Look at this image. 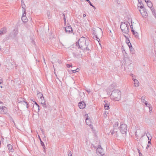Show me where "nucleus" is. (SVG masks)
I'll return each instance as SVG.
<instances>
[{
  "label": "nucleus",
  "instance_id": "nucleus-49",
  "mask_svg": "<svg viewBox=\"0 0 156 156\" xmlns=\"http://www.w3.org/2000/svg\"><path fill=\"white\" fill-rule=\"evenodd\" d=\"M2 110H3V108H1V107H0V112H2Z\"/></svg>",
  "mask_w": 156,
  "mask_h": 156
},
{
  "label": "nucleus",
  "instance_id": "nucleus-29",
  "mask_svg": "<svg viewBox=\"0 0 156 156\" xmlns=\"http://www.w3.org/2000/svg\"><path fill=\"white\" fill-rule=\"evenodd\" d=\"M151 9V10L152 13L153 15L156 13L155 12V10L154 8H153L152 9Z\"/></svg>",
  "mask_w": 156,
  "mask_h": 156
},
{
  "label": "nucleus",
  "instance_id": "nucleus-56",
  "mask_svg": "<svg viewBox=\"0 0 156 156\" xmlns=\"http://www.w3.org/2000/svg\"><path fill=\"white\" fill-rule=\"evenodd\" d=\"M122 24H128L127 23H126V22H124L123 23H122Z\"/></svg>",
  "mask_w": 156,
  "mask_h": 156
},
{
  "label": "nucleus",
  "instance_id": "nucleus-44",
  "mask_svg": "<svg viewBox=\"0 0 156 156\" xmlns=\"http://www.w3.org/2000/svg\"><path fill=\"white\" fill-rule=\"evenodd\" d=\"M138 3H139L140 4L142 3V0H138Z\"/></svg>",
  "mask_w": 156,
  "mask_h": 156
},
{
  "label": "nucleus",
  "instance_id": "nucleus-33",
  "mask_svg": "<svg viewBox=\"0 0 156 156\" xmlns=\"http://www.w3.org/2000/svg\"><path fill=\"white\" fill-rule=\"evenodd\" d=\"M86 1L89 3L90 5L91 6H93V5H92V4L91 3V2L89 0H86Z\"/></svg>",
  "mask_w": 156,
  "mask_h": 156
},
{
  "label": "nucleus",
  "instance_id": "nucleus-24",
  "mask_svg": "<svg viewBox=\"0 0 156 156\" xmlns=\"http://www.w3.org/2000/svg\"><path fill=\"white\" fill-rule=\"evenodd\" d=\"M122 53H123L124 57L125 58H127L128 57V54L126 52L125 49H123V50H122Z\"/></svg>",
  "mask_w": 156,
  "mask_h": 156
},
{
  "label": "nucleus",
  "instance_id": "nucleus-2",
  "mask_svg": "<svg viewBox=\"0 0 156 156\" xmlns=\"http://www.w3.org/2000/svg\"><path fill=\"white\" fill-rule=\"evenodd\" d=\"M121 96V92L117 89L113 90L110 95L111 99L115 101H119L120 99Z\"/></svg>",
  "mask_w": 156,
  "mask_h": 156
},
{
  "label": "nucleus",
  "instance_id": "nucleus-41",
  "mask_svg": "<svg viewBox=\"0 0 156 156\" xmlns=\"http://www.w3.org/2000/svg\"><path fill=\"white\" fill-rule=\"evenodd\" d=\"M130 51L131 52L132 54H134V50L133 49H129Z\"/></svg>",
  "mask_w": 156,
  "mask_h": 156
},
{
  "label": "nucleus",
  "instance_id": "nucleus-17",
  "mask_svg": "<svg viewBox=\"0 0 156 156\" xmlns=\"http://www.w3.org/2000/svg\"><path fill=\"white\" fill-rule=\"evenodd\" d=\"M145 105L147 107L149 108L150 110H151L152 109V107L151 106V105L150 104H148L146 101H145V102H144Z\"/></svg>",
  "mask_w": 156,
  "mask_h": 156
},
{
  "label": "nucleus",
  "instance_id": "nucleus-48",
  "mask_svg": "<svg viewBox=\"0 0 156 156\" xmlns=\"http://www.w3.org/2000/svg\"><path fill=\"white\" fill-rule=\"evenodd\" d=\"M151 145H150L149 144H148L146 147V149H147L148 148H149V147Z\"/></svg>",
  "mask_w": 156,
  "mask_h": 156
},
{
  "label": "nucleus",
  "instance_id": "nucleus-13",
  "mask_svg": "<svg viewBox=\"0 0 156 156\" xmlns=\"http://www.w3.org/2000/svg\"><path fill=\"white\" fill-rule=\"evenodd\" d=\"M86 124L87 125H88L89 126H91V122H90V121L88 117V115L87 114V116L86 117Z\"/></svg>",
  "mask_w": 156,
  "mask_h": 156
},
{
  "label": "nucleus",
  "instance_id": "nucleus-11",
  "mask_svg": "<svg viewBox=\"0 0 156 156\" xmlns=\"http://www.w3.org/2000/svg\"><path fill=\"white\" fill-rule=\"evenodd\" d=\"M7 32V30L6 27H3L0 30V35H2L5 34Z\"/></svg>",
  "mask_w": 156,
  "mask_h": 156
},
{
  "label": "nucleus",
  "instance_id": "nucleus-46",
  "mask_svg": "<svg viewBox=\"0 0 156 156\" xmlns=\"http://www.w3.org/2000/svg\"><path fill=\"white\" fill-rule=\"evenodd\" d=\"M57 61L59 64H61L62 63L61 61L60 60L58 59Z\"/></svg>",
  "mask_w": 156,
  "mask_h": 156
},
{
  "label": "nucleus",
  "instance_id": "nucleus-19",
  "mask_svg": "<svg viewBox=\"0 0 156 156\" xmlns=\"http://www.w3.org/2000/svg\"><path fill=\"white\" fill-rule=\"evenodd\" d=\"M147 6L150 8L151 9V8L153 6L152 4L150 1H147Z\"/></svg>",
  "mask_w": 156,
  "mask_h": 156
},
{
  "label": "nucleus",
  "instance_id": "nucleus-51",
  "mask_svg": "<svg viewBox=\"0 0 156 156\" xmlns=\"http://www.w3.org/2000/svg\"><path fill=\"white\" fill-rule=\"evenodd\" d=\"M31 101L33 102L35 104V102H36L35 101H34L33 99H30Z\"/></svg>",
  "mask_w": 156,
  "mask_h": 156
},
{
  "label": "nucleus",
  "instance_id": "nucleus-54",
  "mask_svg": "<svg viewBox=\"0 0 156 156\" xmlns=\"http://www.w3.org/2000/svg\"><path fill=\"white\" fill-rule=\"evenodd\" d=\"M140 4H139V3H138V5H137L138 9H139V8H140Z\"/></svg>",
  "mask_w": 156,
  "mask_h": 156
},
{
  "label": "nucleus",
  "instance_id": "nucleus-18",
  "mask_svg": "<svg viewBox=\"0 0 156 156\" xmlns=\"http://www.w3.org/2000/svg\"><path fill=\"white\" fill-rule=\"evenodd\" d=\"M119 125V123L118 122H115L113 126V128L114 130H117V128Z\"/></svg>",
  "mask_w": 156,
  "mask_h": 156
},
{
  "label": "nucleus",
  "instance_id": "nucleus-39",
  "mask_svg": "<svg viewBox=\"0 0 156 156\" xmlns=\"http://www.w3.org/2000/svg\"><path fill=\"white\" fill-rule=\"evenodd\" d=\"M151 139H148V144H149L150 145H151Z\"/></svg>",
  "mask_w": 156,
  "mask_h": 156
},
{
  "label": "nucleus",
  "instance_id": "nucleus-63",
  "mask_svg": "<svg viewBox=\"0 0 156 156\" xmlns=\"http://www.w3.org/2000/svg\"><path fill=\"white\" fill-rule=\"evenodd\" d=\"M86 91H87V92H88V93H90V90H87Z\"/></svg>",
  "mask_w": 156,
  "mask_h": 156
},
{
  "label": "nucleus",
  "instance_id": "nucleus-14",
  "mask_svg": "<svg viewBox=\"0 0 156 156\" xmlns=\"http://www.w3.org/2000/svg\"><path fill=\"white\" fill-rule=\"evenodd\" d=\"M104 102L105 103L104 105V108L105 109L108 110L109 108V103H107V102L108 101L106 100H105L104 101Z\"/></svg>",
  "mask_w": 156,
  "mask_h": 156
},
{
  "label": "nucleus",
  "instance_id": "nucleus-32",
  "mask_svg": "<svg viewBox=\"0 0 156 156\" xmlns=\"http://www.w3.org/2000/svg\"><path fill=\"white\" fill-rule=\"evenodd\" d=\"M145 97L144 96H143L141 98V100L142 101L144 102H145Z\"/></svg>",
  "mask_w": 156,
  "mask_h": 156
},
{
  "label": "nucleus",
  "instance_id": "nucleus-26",
  "mask_svg": "<svg viewBox=\"0 0 156 156\" xmlns=\"http://www.w3.org/2000/svg\"><path fill=\"white\" fill-rule=\"evenodd\" d=\"M35 104L37 106L38 108V112H39L41 108L40 106L36 102H35Z\"/></svg>",
  "mask_w": 156,
  "mask_h": 156
},
{
  "label": "nucleus",
  "instance_id": "nucleus-23",
  "mask_svg": "<svg viewBox=\"0 0 156 156\" xmlns=\"http://www.w3.org/2000/svg\"><path fill=\"white\" fill-rule=\"evenodd\" d=\"M22 11L23 12H24V10H26V9H25V8L26 7L25 5L24 4V2H22Z\"/></svg>",
  "mask_w": 156,
  "mask_h": 156
},
{
  "label": "nucleus",
  "instance_id": "nucleus-42",
  "mask_svg": "<svg viewBox=\"0 0 156 156\" xmlns=\"http://www.w3.org/2000/svg\"><path fill=\"white\" fill-rule=\"evenodd\" d=\"M93 34L94 35L95 37H97V35L96 32H94L93 33Z\"/></svg>",
  "mask_w": 156,
  "mask_h": 156
},
{
  "label": "nucleus",
  "instance_id": "nucleus-12",
  "mask_svg": "<svg viewBox=\"0 0 156 156\" xmlns=\"http://www.w3.org/2000/svg\"><path fill=\"white\" fill-rule=\"evenodd\" d=\"M37 94L39 98H40V99H43V100L44 99V97L43 96V94L41 92H39V91L38 90L37 92Z\"/></svg>",
  "mask_w": 156,
  "mask_h": 156
},
{
  "label": "nucleus",
  "instance_id": "nucleus-37",
  "mask_svg": "<svg viewBox=\"0 0 156 156\" xmlns=\"http://www.w3.org/2000/svg\"><path fill=\"white\" fill-rule=\"evenodd\" d=\"M24 105H26L27 106V108H29V106L28 105V103L26 101L25 102V103L24 104Z\"/></svg>",
  "mask_w": 156,
  "mask_h": 156
},
{
  "label": "nucleus",
  "instance_id": "nucleus-34",
  "mask_svg": "<svg viewBox=\"0 0 156 156\" xmlns=\"http://www.w3.org/2000/svg\"><path fill=\"white\" fill-rule=\"evenodd\" d=\"M130 29H131V32H134V31L135 30H133V28L132 24V23L131 25H130Z\"/></svg>",
  "mask_w": 156,
  "mask_h": 156
},
{
  "label": "nucleus",
  "instance_id": "nucleus-30",
  "mask_svg": "<svg viewBox=\"0 0 156 156\" xmlns=\"http://www.w3.org/2000/svg\"><path fill=\"white\" fill-rule=\"evenodd\" d=\"M115 130H114V129H113V130L112 129L110 130V133H111V134L112 135H113V134L115 133V131H114Z\"/></svg>",
  "mask_w": 156,
  "mask_h": 156
},
{
  "label": "nucleus",
  "instance_id": "nucleus-6",
  "mask_svg": "<svg viewBox=\"0 0 156 156\" xmlns=\"http://www.w3.org/2000/svg\"><path fill=\"white\" fill-rule=\"evenodd\" d=\"M18 33V31L17 29H14L13 31L9 34V36L11 37L12 38H14L16 37Z\"/></svg>",
  "mask_w": 156,
  "mask_h": 156
},
{
  "label": "nucleus",
  "instance_id": "nucleus-40",
  "mask_svg": "<svg viewBox=\"0 0 156 156\" xmlns=\"http://www.w3.org/2000/svg\"><path fill=\"white\" fill-rule=\"evenodd\" d=\"M68 152H69L68 154V156H72V154L71 153V151H68Z\"/></svg>",
  "mask_w": 156,
  "mask_h": 156
},
{
  "label": "nucleus",
  "instance_id": "nucleus-10",
  "mask_svg": "<svg viewBox=\"0 0 156 156\" xmlns=\"http://www.w3.org/2000/svg\"><path fill=\"white\" fill-rule=\"evenodd\" d=\"M41 103L42 106L44 108L45 111L46 112H47L48 111V110H47V107L44 99L42 101H41Z\"/></svg>",
  "mask_w": 156,
  "mask_h": 156
},
{
  "label": "nucleus",
  "instance_id": "nucleus-47",
  "mask_svg": "<svg viewBox=\"0 0 156 156\" xmlns=\"http://www.w3.org/2000/svg\"><path fill=\"white\" fill-rule=\"evenodd\" d=\"M75 71H76V72H78L79 71V69L78 68H77L76 69H75Z\"/></svg>",
  "mask_w": 156,
  "mask_h": 156
},
{
  "label": "nucleus",
  "instance_id": "nucleus-7",
  "mask_svg": "<svg viewBox=\"0 0 156 156\" xmlns=\"http://www.w3.org/2000/svg\"><path fill=\"white\" fill-rule=\"evenodd\" d=\"M65 30L67 33L70 34L73 32V29L70 25L65 27Z\"/></svg>",
  "mask_w": 156,
  "mask_h": 156
},
{
  "label": "nucleus",
  "instance_id": "nucleus-64",
  "mask_svg": "<svg viewBox=\"0 0 156 156\" xmlns=\"http://www.w3.org/2000/svg\"><path fill=\"white\" fill-rule=\"evenodd\" d=\"M123 49H124V48H123V47H122V50H123Z\"/></svg>",
  "mask_w": 156,
  "mask_h": 156
},
{
  "label": "nucleus",
  "instance_id": "nucleus-25",
  "mask_svg": "<svg viewBox=\"0 0 156 156\" xmlns=\"http://www.w3.org/2000/svg\"><path fill=\"white\" fill-rule=\"evenodd\" d=\"M41 145L43 147V149H44V151H45V145L44 144V143L42 141V140H41Z\"/></svg>",
  "mask_w": 156,
  "mask_h": 156
},
{
  "label": "nucleus",
  "instance_id": "nucleus-15",
  "mask_svg": "<svg viewBox=\"0 0 156 156\" xmlns=\"http://www.w3.org/2000/svg\"><path fill=\"white\" fill-rule=\"evenodd\" d=\"M18 101L19 103H20L22 104H24V103H25L26 101L24 98H21L19 99Z\"/></svg>",
  "mask_w": 156,
  "mask_h": 156
},
{
  "label": "nucleus",
  "instance_id": "nucleus-53",
  "mask_svg": "<svg viewBox=\"0 0 156 156\" xmlns=\"http://www.w3.org/2000/svg\"><path fill=\"white\" fill-rule=\"evenodd\" d=\"M1 108H3V110H2V111H3V112H4V110L5 109V108H6L5 107H3V106H2V107H1Z\"/></svg>",
  "mask_w": 156,
  "mask_h": 156
},
{
  "label": "nucleus",
  "instance_id": "nucleus-36",
  "mask_svg": "<svg viewBox=\"0 0 156 156\" xmlns=\"http://www.w3.org/2000/svg\"><path fill=\"white\" fill-rule=\"evenodd\" d=\"M129 49H133V48L132 47V45H131V43H129Z\"/></svg>",
  "mask_w": 156,
  "mask_h": 156
},
{
  "label": "nucleus",
  "instance_id": "nucleus-31",
  "mask_svg": "<svg viewBox=\"0 0 156 156\" xmlns=\"http://www.w3.org/2000/svg\"><path fill=\"white\" fill-rule=\"evenodd\" d=\"M66 66L68 68L72 67V64H66Z\"/></svg>",
  "mask_w": 156,
  "mask_h": 156
},
{
  "label": "nucleus",
  "instance_id": "nucleus-3",
  "mask_svg": "<svg viewBox=\"0 0 156 156\" xmlns=\"http://www.w3.org/2000/svg\"><path fill=\"white\" fill-rule=\"evenodd\" d=\"M118 128L122 134H125L126 135V132L127 131V125H126L125 124H122L120 125Z\"/></svg>",
  "mask_w": 156,
  "mask_h": 156
},
{
  "label": "nucleus",
  "instance_id": "nucleus-1",
  "mask_svg": "<svg viewBox=\"0 0 156 156\" xmlns=\"http://www.w3.org/2000/svg\"><path fill=\"white\" fill-rule=\"evenodd\" d=\"M75 46L78 49H80L79 51L80 53L82 52H85L87 51H90L88 47V45L87 44L86 39L84 37H82L79 39L78 42H76Z\"/></svg>",
  "mask_w": 156,
  "mask_h": 156
},
{
  "label": "nucleus",
  "instance_id": "nucleus-58",
  "mask_svg": "<svg viewBox=\"0 0 156 156\" xmlns=\"http://www.w3.org/2000/svg\"><path fill=\"white\" fill-rule=\"evenodd\" d=\"M62 16H63V17H65V15L64 13H62Z\"/></svg>",
  "mask_w": 156,
  "mask_h": 156
},
{
  "label": "nucleus",
  "instance_id": "nucleus-20",
  "mask_svg": "<svg viewBox=\"0 0 156 156\" xmlns=\"http://www.w3.org/2000/svg\"><path fill=\"white\" fill-rule=\"evenodd\" d=\"M133 34L134 35L135 37L139 39V35L138 34V33L135 31L132 32Z\"/></svg>",
  "mask_w": 156,
  "mask_h": 156
},
{
  "label": "nucleus",
  "instance_id": "nucleus-55",
  "mask_svg": "<svg viewBox=\"0 0 156 156\" xmlns=\"http://www.w3.org/2000/svg\"><path fill=\"white\" fill-rule=\"evenodd\" d=\"M124 37H125V38H126V39H128V37H127V36H126L125 35H124Z\"/></svg>",
  "mask_w": 156,
  "mask_h": 156
},
{
  "label": "nucleus",
  "instance_id": "nucleus-35",
  "mask_svg": "<svg viewBox=\"0 0 156 156\" xmlns=\"http://www.w3.org/2000/svg\"><path fill=\"white\" fill-rule=\"evenodd\" d=\"M138 152L139 153V156H142V154L140 152V151L139 149H138L137 150Z\"/></svg>",
  "mask_w": 156,
  "mask_h": 156
},
{
  "label": "nucleus",
  "instance_id": "nucleus-38",
  "mask_svg": "<svg viewBox=\"0 0 156 156\" xmlns=\"http://www.w3.org/2000/svg\"><path fill=\"white\" fill-rule=\"evenodd\" d=\"M126 44L130 43V41L129 38L127 39H126Z\"/></svg>",
  "mask_w": 156,
  "mask_h": 156
},
{
  "label": "nucleus",
  "instance_id": "nucleus-52",
  "mask_svg": "<svg viewBox=\"0 0 156 156\" xmlns=\"http://www.w3.org/2000/svg\"><path fill=\"white\" fill-rule=\"evenodd\" d=\"M76 73V71H75V70H72V74L73 73Z\"/></svg>",
  "mask_w": 156,
  "mask_h": 156
},
{
  "label": "nucleus",
  "instance_id": "nucleus-21",
  "mask_svg": "<svg viewBox=\"0 0 156 156\" xmlns=\"http://www.w3.org/2000/svg\"><path fill=\"white\" fill-rule=\"evenodd\" d=\"M134 82V85L136 87H138L139 86V83L138 81L136 79H134L133 80Z\"/></svg>",
  "mask_w": 156,
  "mask_h": 156
},
{
  "label": "nucleus",
  "instance_id": "nucleus-62",
  "mask_svg": "<svg viewBox=\"0 0 156 156\" xmlns=\"http://www.w3.org/2000/svg\"><path fill=\"white\" fill-rule=\"evenodd\" d=\"M43 59H44V62L45 63H46L45 62V59H44V57H43Z\"/></svg>",
  "mask_w": 156,
  "mask_h": 156
},
{
  "label": "nucleus",
  "instance_id": "nucleus-59",
  "mask_svg": "<svg viewBox=\"0 0 156 156\" xmlns=\"http://www.w3.org/2000/svg\"><path fill=\"white\" fill-rule=\"evenodd\" d=\"M86 15L85 14H83V17H85L86 16Z\"/></svg>",
  "mask_w": 156,
  "mask_h": 156
},
{
  "label": "nucleus",
  "instance_id": "nucleus-22",
  "mask_svg": "<svg viewBox=\"0 0 156 156\" xmlns=\"http://www.w3.org/2000/svg\"><path fill=\"white\" fill-rule=\"evenodd\" d=\"M72 54L74 57H77V56H80V55H82V54H77L74 52H73Z\"/></svg>",
  "mask_w": 156,
  "mask_h": 156
},
{
  "label": "nucleus",
  "instance_id": "nucleus-57",
  "mask_svg": "<svg viewBox=\"0 0 156 156\" xmlns=\"http://www.w3.org/2000/svg\"><path fill=\"white\" fill-rule=\"evenodd\" d=\"M82 94V93L81 92H79V95L80 96H81V94Z\"/></svg>",
  "mask_w": 156,
  "mask_h": 156
},
{
  "label": "nucleus",
  "instance_id": "nucleus-4",
  "mask_svg": "<svg viewBox=\"0 0 156 156\" xmlns=\"http://www.w3.org/2000/svg\"><path fill=\"white\" fill-rule=\"evenodd\" d=\"M129 28L128 24H122V22L120 25V28L123 32L125 34H128L129 32Z\"/></svg>",
  "mask_w": 156,
  "mask_h": 156
},
{
  "label": "nucleus",
  "instance_id": "nucleus-50",
  "mask_svg": "<svg viewBox=\"0 0 156 156\" xmlns=\"http://www.w3.org/2000/svg\"><path fill=\"white\" fill-rule=\"evenodd\" d=\"M96 38H97V41H98V42L100 41V39H99V38H98V37L97 36V37H96Z\"/></svg>",
  "mask_w": 156,
  "mask_h": 156
},
{
  "label": "nucleus",
  "instance_id": "nucleus-9",
  "mask_svg": "<svg viewBox=\"0 0 156 156\" xmlns=\"http://www.w3.org/2000/svg\"><path fill=\"white\" fill-rule=\"evenodd\" d=\"M78 106L80 109H83L85 108L86 104L84 101H80L78 103Z\"/></svg>",
  "mask_w": 156,
  "mask_h": 156
},
{
  "label": "nucleus",
  "instance_id": "nucleus-5",
  "mask_svg": "<svg viewBox=\"0 0 156 156\" xmlns=\"http://www.w3.org/2000/svg\"><path fill=\"white\" fill-rule=\"evenodd\" d=\"M140 8L142 10L139 9V10L142 16H146L147 15L146 9L144 8L143 4L142 3L140 4Z\"/></svg>",
  "mask_w": 156,
  "mask_h": 156
},
{
  "label": "nucleus",
  "instance_id": "nucleus-45",
  "mask_svg": "<svg viewBox=\"0 0 156 156\" xmlns=\"http://www.w3.org/2000/svg\"><path fill=\"white\" fill-rule=\"evenodd\" d=\"M68 72H69V73L70 74H72V70L68 71Z\"/></svg>",
  "mask_w": 156,
  "mask_h": 156
},
{
  "label": "nucleus",
  "instance_id": "nucleus-28",
  "mask_svg": "<svg viewBox=\"0 0 156 156\" xmlns=\"http://www.w3.org/2000/svg\"><path fill=\"white\" fill-rule=\"evenodd\" d=\"M47 14L48 16V19H50L51 18V16L50 15V12L48 11L47 12Z\"/></svg>",
  "mask_w": 156,
  "mask_h": 156
},
{
  "label": "nucleus",
  "instance_id": "nucleus-61",
  "mask_svg": "<svg viewBox=\"0 0 156 156\" xmlns=\"http://www.w3.org/2000/svg\"><path fill=\"white\" fill-rule=\"evenodd\" d=\"M144 1H145V2L147 3V1H148L149 0H144Z\"/></svg>",
  "mask_w": 156,
  "mask_h": 156
},
{
  "label": "nucleus",
  "instance_id": "nucleus-60",
  "mask_svg": "<svg viewBox=\"0 0 156 156\" xmlns=\"http://www.w3.org/2000/svg\"><path fill=\"white\" fill-rule=\"evenodd\" d=\"M38 137H39V140H40V141H41V140H41V138H40V136H38Z\"/></svg>",
  "mask_w": 156,
  "mask_h": 156
},
{
  "label": "nucleus",
  "instance_id": "nucleus-16",
  "mask_svg": "<svg viewBox=\"0 0 156 156\" xmlns=\"http://www.w3.org/2000/svg\"><path fill=\"white\" fill-rule=\"evenodd\" d=\"M7 147L9 150L11 152H13L14 151V149H12V146L10 144H8L7 145Z\"/></svg>",
  "mask_w": 156,
  "mask_h": 156
},
{
  "label": "nucleus",
  "instance_id": "nucleus-43",
  "mask_svg": "<svg viewBox=\"0 0 156 156\" xmlns=\"http://www.w3.org/2000/svg\"><path fill=\"white\" fill-rule=\"evenodd\" d=\"M63 19L64 21V23L65 24H66V17H63Z\"/></svg>",
  "mask_w": 156,
  "mask_h": 156
},
{
  "label": "nucleus",
  "instance_id": "nucleus-8",
  "mask_svg": "<svg viewBox=\"0 0 156 156\" xmlns=\"http://www.w3.org/2000/svg\"><path fill=\"white\" fill-rule=\"evenodd\" d=\"M23 14L22 17H21V19L23 22H27L28 20V19H27L26 16V10H24V12H23Z\"/></svg>",
  "mask_w": 156,
  "mask_h": 156
},
{
  "label": "nucleus",
  "instance_id": "nucleus-27",
  "mask_svg": "<svg viewBox=\"0 0 156 156\" xmlns=\"http://www.w3.org/2000/svg\"><path fill=\"white\" fill-rule=\"evenodd\" d=\"M146 135L148 138V139H151V135L150 134L148 133H147Z\"/></svg>",
  "mask_w": 156,
  "mask_h": 156
}]
</instances>
